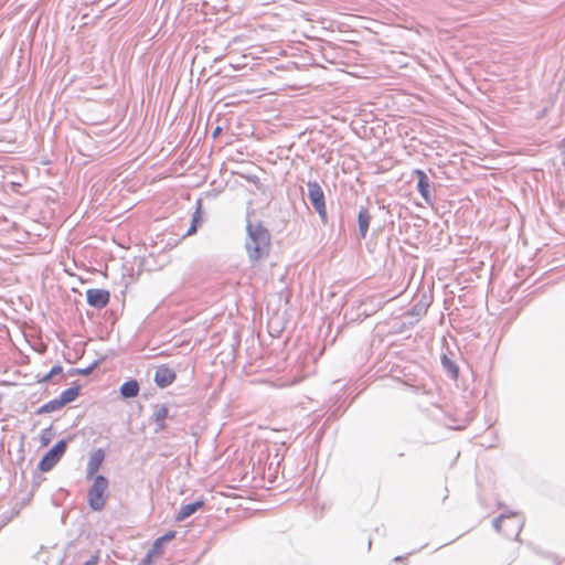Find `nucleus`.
<instances>
[{"label":"nucleus","mask_w":565,"mask_h":565,"mask_svg":"<svg viewBox=\"0 0 565 565\" xmlns=\"http://www.w3.org/2000/svg\"><path fill=\"white\" fill-rule=\"evenodd\" d=\"M245 248L250 264H256L268 256L270 234L262 222L247 220Z\"/></svg>","instance_id":"1"},{"label":"nucleus","mask_w":565,"mask_h":565,"mask_svg":"<svg viewBox=\"0 0 565 565\" xmlns=\"http://www.w3.org/2000/svg\"><path fill=\"white\" fill-rule=\"evenodd\" d=\"M108 486L109 482L105 476H95L93 484L89 487L87 492L88 507L93 511H102L105 508Z\"/></svg>","instance_id":"2"},{"label":"nucleus","mask_w":565,"mask_h":565,"mask_svg":"<svg viewBox=\"0 0 565 565\" xmlns=\"http://www.w3.org/2000/svg\"><path fill=\"white\" fill-rule=\"evenodd\" d=\"M308 188V200L315 211L318 213L321 223L327 224L328 223V214H327V207H326V198L324 192L320 184L317 181H309L307 183Z\"/></svg>","instance_id":"3"},{"label":"nucleus","mask_w":565,"mask_h":565,"mask_svg":"<svg viewBox=\"0 0 565 565\" xmlns=\"http://www.w3.org/2000/svg\"><path fill=\"white\" fill-rule=\"evenodd\" d=\"M67 439L58 440L45 455L41 458L38 469L47 472L61 460L67 449Z\"/></svg>","instance_id":"4"},{"label":"nucleus","mask_w":565,"mask_h":565,"mask_svg":"<svg viewBox=\"0 0 565 565\" xmlns=\"http://www.w3.org/2000/svg\"><path fill=\"white\" fill-rule=\"evenodd\" d=\"M504 521H511L513 523V531L512 533L515 534V540H519V535L524 526V519L523 516L518 513V512H513V511H507L504 513H502L501 515H499L498 518H495L492 522V525H493V529L497 531V532H501L502 531V523Z\"/></svg>","instance_id":"5"},{"label":"nucleus","mask_w":565,"mask_h":565,"mask_svg":"<svg viewBox=\"0 0 565 565\" xmlns=\"http://www.w3.org/2000/svg\"><path fill=\"white\" fill-rule=\"evenodd\" d=\"M414 174L417 178V185H416L417 191L419 192V194L422 195L424 201L428 205L431 206L435 201V195H433V193L430 191V181H429L428 175L426 174V172L424 170H420V169H416L414 171Z\"/></svg>","instance_id":"6"},{"label":"nucleus","mask_w":565,"mask_h":565,"mask_svg":"<svg viewBox=\"0 0 565 565\" xmlns=\"http://www.w3.org/2000/svg\"><path fill=\"white\" fill-rule=\"evenodd\" d=\"M87 303L96 309L107 307L110 300V292L106 289L90 288L86 290Z\"/></svg>","instance_id":"7"},{"label":"nucleus","mask_w":565,"mask_h":565,"mask_svg":"<svg viewBox=\"0 0 565 565\" xmlns=\"http://www.w3.org/2000/svg\"><path fill=\"white\" fill-rule=\"evenodd\" d=\"M177 379L175 372L166 364L157 367L153 381L160 388L171 385Z\"/></svg>","instance_id":"8"},{"label":"nucleus","mask_w":565,"mask_h":565,"mask_svg":"<svg viewBox=\"0 0 565 565\" xmlns=\"http://www.w3.org/2000/svg\"><path fill=\"white\" fill-rule=\"evenodd\" d=\"M105 460V451L102 448L96 449L89 457L86 467V477L90 479L100 469Z\"/></svg>","instance_id":"9"},{"label":"nucleus","mask_w":565,"mask_h":565,"mask_svg":"<svg viewBox=\"0 0 565 565\" xmlns=\"http://www.w3.org/2000/svg\"><path fill=\"white\" fill-rule=\"evenodd\" d=\"M372 216L365 206H360L358 213L359 238L364 239L369 232Z\"/></svg>","instance_id":"10"},{"label":"nucleus","mask_w":565,"mask_h":565,"mask_svg":"<svg viewBox=\"0 0 565 565\" xmlns=\"http://www.w3.org/2000/svg\"><path fill=\"white\" fill-rule=\"evenodd\" d=\"M204 505V501L198 500L183 505L175 516V521L181 522L198 512Z\"/></svg>","instance_id":"11"},{"label":"nucleus","mask_w":565,"mask_h":565,"mask_svg":"<svg viewBox=\"0 0 565 565\" xmlns=\"http://www.w3.org/2000/svg\"><path fill=\"white\" fill-rule=\"evenodd\" d=\"M140 391V386L137 380H128L124 382L119 388L120 395L124 398L137 397Z\"/></svg>","instance_id":"12"},{"label":"nucleus","mask_w":565,"mask_h":565,"mask_svg":"<svg viewBox=\"0 0 565 565\" xmlns=\"http://www.w3.org/2000/svg\"><path fill=\"white\" fill-rule=\"evenodd\" d=\"M175 535H177L175 531H169L166 534H163L162 536H159L158 539H156L154 542L152 543V546L149 548L151 554H156L157 556L161 555L162 551H163V545L166 543L172 541L175 537Z\"/></svg>","instance_id":"13"},{"label":"nucleus","mask_w":565,"mask_h":565,"mask_svg":"<svg viewBox=\"0 0 565 565\" xmlns=\"http://www.w3.org/2000/svg\"><path fill=\"white\" fill-rule=\"evenodd\" d=\"M203 223V211H202V201H196V209L192 215L191 225L186 231V236H191L196 233L199 226Z\"/></svg>","instance_id":"14"},{"label":"nucleus","mask_w":565,"mask_h":565,"mask_svg":"<svg viewBox=\"0 0 565 565\" xmlns=\"http://www.w3.org/2000/svg\"><path fill=\"white\" fill-rule=\"evenodd\" d=\"M153 412L151 418L153 422H162L168 418H173V415L170 414V408L166 404H157L153 405Z\"/></svg>","instance_id":"15"},{"label":"nucleus","mask_w":565,"mask_h":565,"mask_svg":"<svg viewBox=\"0 0 565 565\" xmlns=\"http://www.w3.org/2000/svg\"><path fill=\"white\" fill-rule=\"evenodd\" d=\"M79 385L72 386L70 388L64 390L58 396V398L61 399V402H63V405L65 406L66 404L72 403L77 398V396L79 395Z\"/></svg>","instance_id":"16"},{"label":"nucleus","mask_w":565,"mask_h":565,"mask_svg":"<svg viewBox=\"0 0 565 565\" xmlns=\"http://www.w3.org/2000/svg\"><path fill=\"white\" fill-rule=\"evenodd\" d=\"M441 365L448 372L451 379L456 380L459 374L458 365L446 354L441 356Z\"/></svg>","instance_id":"17"},{"label":"nucleus","mask_w":565,"mask_h":565,"mask_svg":"<svg viewBox=\"0 0 565 565\" xmlns=\"http://www.w3.org/2000/svg\"><path fill=\"white\" fill-rule=\"evenodd\" d=\"M63 406H64L63 402H61V399L57 397V398H54V399L45 403L44 405H42L36 411V414L41 415V414L53 413V412L61 409Z\"/></svg>","instance_id":"18"},{"label":"nucleus","mask_w":565,"mask_h":565,"mask_svg":"<svg viewBox=\"0 0 565 565\" xmlns=\"http://www.w3.org/2000/svg\"><path fill=\"white\" fill-rule=\"evenodd\" d=\"M99 364V361H95L93 362L89 366L87 367H84V369H73L70 374L71 375H88L90 374Z\"/></svg>","instance_id":"19"},{"label":"nucleus","mask_w":565,"mask_h":565,"mask_svg":"<svg viewBox=\"0 0 565 565\" xmlns=\"http://www.w3.org/2000/svg\"><path fill=\"white\" fill-rule=\"evenodd\" d=\"M427 308L423 303H416L412 307L409 311L406 312V316H414V317H423L426 315Z\"/></svg>","instance_id":"20"},{"label":"nucleus","mask_w":565,"mask_h":565,"mask_svg":"<svg viewBox=\"0 0 565 565\" xmlns=\"http://www.w3.org/2000/svg\"><path fill=\"white\" fill-rule=\"evenodd\" d=\"M63 372V367L61 365H54L51 371L41 380V382L46 383L53 376L61 374Z\"/></svg>","instance_id":"21"},{"label":"nucleus","mask_w":565,"mask_h":565,"mask_svg":"<svg viewBox=\"0 0 565 565\" xmlns=\"http://www.w3.org/2000/svg\"><path fill=\"white\" fill-rule=\"evenodd\" d=\"M153 557H157V555L151 554V552L148 551L147 554L145 555V557L140 561V563L138 565H151Z\"/></svg>","instance_id":"22"},{"label":"nucleus","mask_w":565,"mask_h":565,"mask_svg":"<svg viewBox=\"0 0 565 565\" xmlns=\"http://www.w3.org/2000/svg\"><path fill=\"white\" fill-rule=\"evenodd\" d=\"M505 522V530H504V535L509 539H512L514 537L515 539V534L512 533L513 531V523L511 521H504Z\"/></svg>","instance_id":"23"},{"label":"nucleus","mask_w":565,"mask_h":565,"mask_svg":"<svg viewBox=\"0 0 565 565\" xmlns=\"http://www.w3.org/2000/svg\"><path fill=\"white\" fill-rule=\"evenodd\" d=\"M154 424H156V429H154V431H156V433H160V431H163V430H166V429H167V423H166V420H162V422H154Z\"/></svg>","instance_id":"24"},{"label":"nucleus","mask_w":565,"mask_h":565,"mask_svg":"<svg viewBox=\"0 0 565 565\" xmlns=\"http://www.w3.org/2000/svg\"><path fill=\"white\" fill-rule=\"evenodd\" d=\"M97 562H98V557L92 556L88 561L85 562L84 565H97Z\"/></svg>","instance_id":"25"},{"label":"nucleus","mask_w":565,"mask_h":565,"mask_svg":"<svg viewBox=\"0 0 565 565\" xmlns=\"http://www.w3.org/2000/svg\"><path fill=\"white\" fill-rule=\"evenodd\" d=\"M221 131V128L220 127H216V129L214 130V136H216L218 132Z\"/></svg>","instance_id":"26"},{"label":"nucleus","mask_w":565,"mask_h":565,"mask_svg":"<svg viewBox=\"0 0 565 565\" xmlns=\"http://www.w3.org/2000/svg\"><path fill=\"white\" fill-rule=\"evenodd\" d=\"M363 315H364V317H367L371 315V312H369L367 309H364Z\"/></svg>","instance_id":"27"},{"label":"nucleus","mask_w":565,"mask_h":565,"mask_svg":"<svg viewBox=\"0 0 565 565\" xmlns=\"http://www.w3.org/2000/svg\"><path fill=\"white\" fill-rule=\"evenodd\" d=\"M402 559H404V557H403V556H396V557L394 558V561H396V562H399V561H402Z\"/></svg>","instance_id":"28"},{"label":"nucleus","mask_w":565,"mask_h":565,"mask_svg":"<svg viewBox=\"0 0 565 565\" xmlns=\"http://www.w3.org/2000/svg\"><path fill=\"white\" fill-rule=\"evenodd\" d=\"M331 416H337V411H332V413H331L330 417H331Z\"/></svg>","instance_id":"29"}]
</instances>
